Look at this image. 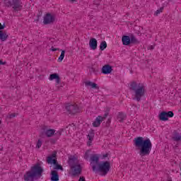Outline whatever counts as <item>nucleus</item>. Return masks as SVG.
<instances>
[{"label":"nucleus","instance_id":"f257e3e1","mask_svg":"<svg viewBox=\"0 0 181 181\" xmlns=\"http://www.w3.org/2000/svg\"><path fill=\"white\" fill-rule=\"evenodd\" d=\"M90 160L92 170L95 173H100L102 176H105L110 172V169H111L110 161L100 163V156L98 154L91 155Z\"/></svg>","mask_w":181,"mask_h":181},{"label":"nucleus","instance_id":"f03ea898","mask_svg":"<svg viewBox=\"0 0 181 181\" xmlns=\"http://www.w3.org/2000/svg\"><path fill=\"white\" fill-rule=\"evenodd\" d=\"M134 142L135 148L139 151V155L141 158L150 155L151 151H152L151 139H144V137L139 136L134 139Z\"/></svg>","mask_w":181,"mask_h":181},{"label":"nucleus","instance_id":"7ed1b4c3","mask_svg":"<svg viewBox=\"0 0 181 181\" xmlns=\"http://www.w3.org/2000/svg\"><path fill=\"white\" fill-rule=\"evenodd\" d=\"M130 90L134 91V98L133 100H136V101H141L142 100V97H145V86L141 83H136L133 81L130 84Z\"/></svg>","mask_w":181,"mask_h":181},{"label":"nucleus","instance_id":"20e7f679","mask_svg":"<svg viewBox=\"0 0 181 181\" xmlns=\"http://www.w3.org/2000/svg\"><path fill=\"white\" fill-rule=\"evenodd\" d=\"M42 173H43V168H42L40 164L37 163L24 175V180L33 181L37 177H41Z\"/></svg>","mask_w":181,"mask_h":181},{"label":"nucleus","instance_id":"39448f33","mask_svg":"<svg viewBox=\"0 0 181 181\" xmlns=\"http://www.w3.org/2000/svg\"><path fill=\"white\" fill-rule=\"evenodd\" d=\"M68 163L69 167L71 168V170L72 172V176H78L81 175V165L78 162V158L76 157V156H70L69 157Z\"/></svg>","mask_w":181,"mask_h":181},{"label":"nucleus","instance_id":"423d86ee","mask_svg":"<svg viewBox=\"0 0 181 181\" xmlns=\"http://www.w3.org/2000/svg\"><path fill=\"white\" fill-rule=\"evenodd\" d=\"M4 4L8 8L12 6L13 11H22V0H4Z\"/></svg>","mask_w":181,"mask_h":181},{"label":"nucleus","instance_id":"0eeeda50","mask_svg":"<svg viewBox=\"0 0 181 181\" xmlns=\"http://www.w3.org/2000/svg\"><path fill=\"white\" fill-rule=\"evenodd\" d=\"M57 156V153L54 152L51 156H48L47 158V163H49V165H54V169H57L58 170H63V166L60 165L58 163H57V160L56 158H56Z\"/></svg>","mask_w":181,"mask_h":181},{"label":"nucleus","instance_id":"6e6552de","mask_svg":"<svg viewBox=\"0 0 181 181\" xmlns=\"http://www.w3.org/2000/svg\"><path fill=\"white\" fill-rule=\"evenodd\" d=\"M65 110H66V112H68V114H70L71 115H75V114H78V112H80V108L78 107V105H77L76 103L66 104L65 106Z\"/></svg>","mask_w":181,"mask_h":181},{"label":"nucleus","instance_id":"1a4fd4ad","mask_svg":"<svg viewBox=\"0 0 181 181\" xmlns=\"http://www.w3.org/2000/svg\"><path fill=\"white\" fill-rule=\"evenodd\" d=\"M175 114L173 113V111H169V112H161L159 115L158 118L160 121H168L169 118H173V116Z\"/></svg>","mask_w":181,"mask_h":181},{"label":"nucleus","instance_id":"9d476101","mask_svg":"<svg viewBox=\"0 0 181 181\" xmlns=\"http://www.w3.org/2000/svg\"><path fill=\"white\" fill-rule=\"evenodd\" d=\"M55 20L56 17L53 15H51L50 13H48L44 17L43 23L44 25H50V23H53Z\"/></svg>","mask_w":181,"mask_h":181},{"label":"nucleus","instance_id":"9b49d317","mask_svg":"<svg viewBox=\"0 0 181 181\" xmlns=\"http://www.w3.org/2000/svg\"><path fill=\"white\" fill-rule=\"evenodd\" d=\"M101 73L103 74H111L112 73V66L110 64H105L102 67Z\"/></svg>","mask_w":181,"mask_h":181},{"label":"nucleus","instance_id":"f8f14e48","mask_svg":"<svg viewBox=\"0 0 181 181\" xmlns=\"http://www.w3.org/2000/svg\"><path fill=\"white\" fill-rule=\"evenodd\" d=\"M122 42L124 46H129V45H131V37L128 35H123L122 37Z\"/></svg>","mask_w":181,"mask_h":181},{"label":"nucleus","instance_id":"ddd939ff","mask_svg":"<svg viewBox=\"0 0 181 181\" xmlns=\"http://www.w3.org/2000/svg\"><path fill=\"white\" fill-rule=\"evenodd\" d=\"M49 80H56V87H59V84H60V76L57 74H52L49 76Z\"/></svg>","mask_w":181,"mask_h":181},{"label":"nucleus","instance_id":"4468645a","mask_svg":"<svg viewBox=\"0 0 181 181\" xmlns=\"http://www.w3.org/2000/svg\"><path fill=\"white\" fill-rule=\"evenodd\" d=\"M98 42L95 38H91L89 41V46L92 50H95L97 49Z\"/></svg>","mask_w":181,"mask_h":181},{"label":"nucleus","instance_id":"2eb2a0df","mask_svg":"<svg viewBox=\"0 0 181 181\" xmlns=\"http://www.w3.org/2000/svg\"><path fill=\"white\" fill-rule=\"evenodd\" d=\"M102 121H103V116H98L93 123V127L95 128H98V127H100V125H101Z\"/></svg>","mask_w":181,"mask_h":181},{"label":"nucleus","instance_id":"dca6fc26","mask_svg":"<svg viewBox=\"0 0 181 181\" xmlns=\"http://www.w3.org/2000/svg\"><path fill=\"white\" fill-rule=\"evenodd\" d=\"M85 86L86 87L90 86V87H91V88H95V90H98L100 88V87H98V85H97V83H93L90 81H86Z\"/></svg>","mask_w":181,"mask_h":181},{"label":"nucleus","instance_id":"f3484780","mask_svg":"<svg viewBox=\"0 0 181 181\" xmlns=\"http://www.w3.org/2000/svg\"><path fill=\"white\" fill-rule=\"evenodd\" d=\"M9 35L6 33V32L0 30V40L1 42H5L7 39H8Z\"/></svg>","mask_w":181,"mask_h":181},{"label":"nucleus","instance_id":"a211bd4d","mask_svg":"<svg viewBox=\"0 0 181 181\" xmlns=\"http://www.w3.org/2000/svg\"><path fill=\"white\" fill-rule=\"evenodd\" d=\"M51 180L59 181V173L56 170L51 171Z\"/></svg>","mask_w":181,"mask_h":181},{"label":"nucleus","instance_id":"6ab92c4d","mask_svg":"<svg viewBox=\"0 0 181 181\" xmlns=\"http://www.w3.org/2000/svg\"><path fill=\"white\" fill-rule=\"evenodd\" d=\"M56 134V130L53 129H47L45 134L47 135L48 138H51V136H53Z\"/></svg>","mask_w":181,"mask_h":181},{"label":"nucleus","instance_id":"aec40b11","mask_svg":"<svg viewBox=\"0 0 181 181\" xmlns=\"http://www.w3.org/2000/svg\"><path fill=\"white\" fill-rule=\"evenodd\" d=\"M139 40H138V39H136V37H135V35H132L130 36V45H139Z\"/></svg>","mask_w":181,"mask_h":181},{"label":"nucleus","instance_id":"412c9836","mask_svg":"<svg viewBox=\"0 0 181 181\" xmlns=\"http://www.w3.org/2000/svg\"><path fill=\"white\" fill-rule=\"evenodd\" d=\"M87 138L89 141L88 144L90 146V142H93V139H94V132H90V134L88 135Z\"/></svg>","mask_w":181,"mask_h":181},{"label":"nucleus","instance_id":"4be33fe9","mask_svg":"<svg viewBox=\"0 0 181 181\" xmlns=\"http://www.w3.org/2000/svg\"><path fill=\"white\" fill-rule=\"evenodd\" d=\"M117 119L119 121V122H122V121L125 119V115H124V113L119 112L117 115Z\"/></svg>","mask_w":181,"mask_h":181},{"label":"nucleus","instance_id":"5701e85b","mask_svg":"<svg viewBox=\"0 0 181 181\" xmlns=\"http://www.w3.org/2000/svg\"><path fill=\"white\" fill-rule=\"evenodd\" d=\"M98 71H99V70L97 68L91 67L89 69V73H90V74L93 73V74H97V73H98Z\"/></svg>","mask_w":181,"mask_h":181},{"label":"nucleus","instance_id":"b1692460","mask_svg":"<svg viewBox=\"0 0 181 181\" xmlns=\"http://www.w3.org/2000/svg\"><path fill=\"white\" fill-rule=\"evenodd\" d=\"M100 50H105V49H107V42L105 41H103L100 43Z\"/></svg>","mask_w":181,"mask_h":181},{"label":"nucleus","instance_id":"393cba45","mask_svg":"<svg viewBox=\"0 0 181 181\" xmlns=\"http://www.w3.org/2000/svg\"><path fill=\"white\" fill-rule=\"evenodd\" d=\"M65 53H66V51H64V50L62 51L61 55L59 56V57L58 59V62H59V63L63 62V59H64Z\"/></svg>","mask_w":181,"mask_h":181},{"label":"nucleus","instance_id":"a878e982","mask_svg":"<svg viewBox=\"0 0 181 181\" xmlns=\"http://www.w3.org/2000/svg\"><path fill=\"white\" fill-rule=\"evenodd\" d=\"M173 140H174L175 142H178V141H181V136L180 134L175 135L173 136Z\"/></svg>","mask_w":181,"mask_h":181},{"label":"nucleus","instance_id":"bb28decb","mask_svg":"<svg viewBox=\"0 0 181 181\" xmlns=\"http://www.w3.org/2000/svg\"><path fill=\"white\" fill-rule=\"evenodd\" d=\"M15 117H16V113H11V114H8V115L7 116L8 119H12V118H15Z\"/></svg>","mask_w":181,"mask_h":181},{"label":"nucleus","instance_id":"cd10ccee","mask_svg":"<svg viewBox=\"0 0 181 181\" xmlns=\"http://www.w3.org/2000/svg\"><path fill=\"white\" fill-rule=\"evenodd\" d=\"M161 12H163V7H161L160 9L157 10V11L155 12L154 15H155L156 16H158V15H159V13H160Z\"/></svg>","mask_w":181,"mask_h":181},{"label":"nucleus","instance_id":"c85d7f7f","mask_svg":"<svg viewBox=\"0 0 181 181\" xmlns=\"http://www.w3.org/2000/svg\"><path fill=\"white\" fill-rule=\"evenodd\" d=\"M88 152H90V151L88 150L85 153L84 159H86V160H88V158H90V155L88 154Z\"/></svg>","mask_w":181,"mask_h":181},{"label":"nucleus","instance_id":"c756f323","mask_svg":"<svg viewBox=\"0 0 181 181\" xmlns=\"http://www.w3.org/2000/svg\"><path fill=\"white\" fill-rule=\"evenodd\" d=\"M37 148L39 149V148H40V146H42V141H40V139L38 140L37 143Z\"/></svg>","mask_w":181,"mask_h":181},{"label":"nucleus","instance_id":"7c9ffc66","mask_svg":"<svg viewBox=\"0 0 181 181\" xmlns=\"http://www.w3.org/2000/svg\"><path fill=\"white\" fill-rule=\"evenodd\" d=\"M110 124H111V119H107L106 122V127H110Z\"/></svg>","mask_w":181,"mask_h":181},{"label":"nucleus","instance_id":"2f4dec72","mask_svg":"<svg viewBox=\"0 0 181 181\" xmlns=\"http://www.w3.org/2000/svg\"><path fill=\"white\" fill-rule=\"evenodd\" d=\"M3 29H5V24L2 25V24L0 23V30H2Z\"/></svg>","mask_w":181,"mask_h":181},{"label":"nucleus","instance_id":"473e14b6","mask_svg":"<svg viewBox=\"0 0 181 181\" xmlns=\"http://www.w3.org/2000/svg\"><path fill=\"white\" fill-rule=\"evenodd\" d=\"M54 135H57V136H60L62 135V132L58 131L56 133H54Z\"/></svg>","mask_w":181,"mask_h":181},{"label":"nucleus","instance_id":"72a5a7b5","mask_svg":"<svg viewBox=\"0 0 181 181\" xmlns=\"http://www.w3.org/2000/svg\"><path fill=\"white\" fill-rule=\"evenodd\" d=\"M50 50H52V52H56V51L59 50V48H54V47H52Z\"/></svg>","mask_w":181,"mask_h":181},{"label":"nucleus","instance_id":"f704fd0d","mask_svg":"<svg viewBox=\"0 0 181 181\" xmlns=\"http://www.w3.org/2000/svg\"><path fill=\"white\" fill-rule=\"evenodd\" d=\"M107 117H108V113H105V114L104 115V116L102 117L103 121H104V120L105 119V118H107Z\"/></svg>","mask_w":181,"mask_h":181},{"label":"nucleus","instance_id":"c9c22d12","mask_svg":"<svg viewBox=\"0 0 181 181\" xmlns=\"http://www.w3.org/2000/svg\"><path fill=\"white\" fill-rule=\"evenodd\" d=\"M78 181H86V178L84 177H80Z\"/></svg>","mask_w":181,"mask_h":181},{"label":"nucleus","instance_id":"e433bc0d","mask_svg":"<svg viewBox=\"0 0 181 181\" xmlns=\"http://www.w3.org/2000/svg\"><path fill=\"white\" fill-rule=\"evenodd\" d=\"M40 16H42V13L40 12L39 14L37 15L38 18H37V21H39V18H40Z\"/></svg>","mask_w":181,"mask_h":181},{"label":"nucleus","instance_id":"4c0bfd02","mask_svg":"<svg viewBox=\"0 0 181 181\" xmlns=\"http://www.w3.org/2000/svg\"><path fill=\"white\" fill-rule=\"evenodd\" d=\"M103 158H108V153H106V154L103 155Z\"/></svg>","mask_w":181,"mask_h":181},{"label":"nucleus","instance_id":"58836bf2","mask_svg":"<svg viewBox=\"0 0 181 181\" xmlns=\"http://www.w3.org/2000/svg\"><path fill=\"white\" fill-rule=\"evenodd\" d=\"M45 135V133H41L40 134V136H41V138H43V136Z\"/></svg>","mask_w":181,"mask_h":181},{"label":"nucleus","instance_id":"ea45409f","mask_svg":"<svg viewBox=\"0 0 181 181\" xmlns=\"http://www.w3.org/2000/svg\"><path fill=\"white\" fill-rule=\"evenodd\" d=\"M6 62H2V60H0V64H5Z\"/></svg>","mask_w":181,"mask_h":181},{"label":"nucleus","instance_id":"a19ab883","mask_svg":"<svg viewBox=\"0 0 181 181\" xmlns=\"http://www.w3.org/2000/svg\"><path fill=\"white\" fill-rule=\"evenodd\" d=\"M150 49H151V50H153V46H151V47H150Z\"/></svg>","mask_w":181,"mask_h":181},{"label":"nucleus","instance_id":"79ce46f5","mask_svg":"<svg viewBox=\"0 0 181 181\" xmlns=\"http://www.w3.org/2000/svg\"><path fill=\"white\" fill-rule=\"evenodd\" d=\"M71 2H76V0H70Z\"/></svg>","mask_w":181,"mask_h":181},{"label":"nucleus","instance_id":"37998d69","mask_svg":"<svg viewBox=\"0 0 181 181\" xmlns=\"http://www.w3.org/2000/svg\"><path fill=\"white\" fill-rule=\"evenodd\" d=\"M0 124H1V121H0Z\"/></svg>","mask_w":181,"mask_h":181}]
</instances>
